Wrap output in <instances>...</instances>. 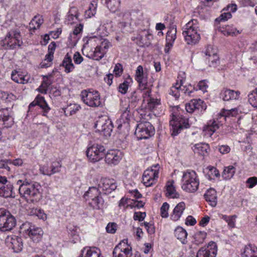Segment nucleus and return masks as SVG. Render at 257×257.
<instances>
[{"mask_svg": "<svg viewBox=\"0 0 257 257\" xmlns=\"http://www.w3.org/2000/svg\"><path fill=\"white\" fill-rule=\"evenodd\" d=\"M19 192L21 197L28 202H38L41 198L40 185L37 183L29 182L19 180L17 181Z\"/></svg>", "mask_w": 257, "mask_h": 257, "instance_id": "1", "label": "nucleus"}, {"mask_svg": "<svg viewBox=\"0 0 257 257\" xmlns=\"http://www.w3.org/2000/svg\"><path fill=\"white\" fill-rule=\"evenodd\" d=\"M182 34L186 43L189 45H195L200 40V28L198 21L192 19L182 28Z\"/></svg>", "mask_w": 257, "mask_h": 257, "instance_id": "2", "label": "nucleus"}, {"mask_svg": "<svg viewBox=\"0 0 257 257\" xmlns=\"http://www.w3.org/2000/svg\"><path fill=\"white\" fill-rule=\"evenodd\" d=\"M97 40V38L93 37L83 38L84 44L81 51L84 55L95 60H99L102 58V53L96 51Z\"/></svg>", "mask_w": 257, "mask_h": 257, "instance_id": "3", "label": "nucleus"}, {"mask_svg": "<svg viewBox=\"0 0 257 257\" xmlns=\"http://www.w3.org/2000/svg\"><path fill=\"white\" fill-rule=\"evenodd\" d=\"M83 197L88 205L93 209H99L103 205V200L100 193L95 187L90 188L84 195Z\"/></svg>", "mask_w": 257, "mask_h": 257, "instance_id": "4", "label": "nucleus"}, {"mask_svg": "<svg viewBox=\"0 0 257 257\" xmlns=\"http://www.w3.org/2000/svg\"><path fill=\"white\" fill-rule=\"evenodd\" d=\"M170 124L172 126L171 135L177 136L183 128L189 126L188 118L185 117L181 113H173Z\"/></svg>", "mask_w": 257, "mask_h": 257, "instance_id": "5", "label": "nucleus"}, {"mask_svg": "<svg viewBox=\"0 0 257 257\" xmlns=\"http://www.w3.org/2000/svg\"><path fill=\"white\" fill-rule=\"evenodd\" d=\"M182 187L184 190L193 193L198 190L199 183L195 172H185L182 177Z\"/></svg>", "mask_w": 257, "mask_h": 257, "instance_id": "6", "label": "nucleus"}, {"mask_svg": "<svg viewBox=\"0 0 257 257\" xmlns=\"http://www.w3.org/2000/svg\"><path fill=\"white\" fill-rule=\"evenodd\" d=\"M105 149L100 144H89L86 154L88 160L92 162H97L101 160L105 155Z\"/></svg>", "mask_w": 257, "mask_h": 257, "instance_id": "7", "label": "nucleus"}, {"mask_svg": "<svg viewBox=\"0 0 257 257\" xmlns=\"http://www.w3.org/2000/svg\"><path fill=\"white\" fill-rule=\"evenodd\" d=\"M96 131L105 137H109L112 131L111 121L106 115H101L97 118L94 125Z\"/></svg>", "mask_w": 257, "mask_h": 257, "instance_id": "8", "label": "nucleus"}, {"mask_svg": "<svg viewBox=\"0 0 257 257\" xmlns=\"http://www.w3.org/2000/svg\"><path fill=\"white\" fill-rule=\"evenodd\" d=\"M196 90L192 85L188 87L183 86L182 80L180 83L177 82L174 86H172L168 91L170 95L172 96L176 100H178L181 95V93H183L186 96H192Z\"/></svg>", "mask_w": 257, "mask_h": 257, "instance_id": "9", "label": "nucleus"}, {"mask_svg": "<svg viewBox=\"0 0 257 257\" xmlns=\"http://www.w3.org/2000/svg\"><path fill=\"white\" fill-rule=\"evenodd\" d=\"M16 219L7 210L0 209V230L8 231L11 230L15 226Z\"/></svg>", "mask_w": 257, "mask_h": 257, "instance_id": "10", "label": "nucleus"}, {"mask_svg": "<svg viewBox=\"0 0 257 257\" xmlns=\"http://www.w3.org/2000/svg\"><path fill=\"white\" fill-rule=\"evenodd\" d=\"M21 230L25 233L34 241L39 242L43 235V230L40 227H36L31 223L26 222L21 226Z\"/></svg>", "mask_w": 257, "mask_h": 257, "instance_id": "11", "label": "nucleus"}, {"mask_svg": "<svg viewBox=\"0 0 257 257\" xmlns=\"http://www.w3.org/2000/svg\"><path fill=\"white\" fill-rule=\"evenodd\" d=\"M22 43L20 31L18 28L9 31L4 40V44H7L11 49H15L16 47H20Z\"/></svg>", "mask_w": 257, "mask_h": 257, "instance_id": "12", "label": "nucleus"}, {"mask_svg": "<svg viewBox=\"0 0 257 257\" xmlns=\"http://www.w3.org/2000/svg\"><path fill=\"white\" fill-rule=\"evenodd\" d=\"M155 129L150 122H141L136 127L135 134L138 140L148 139L154 134Z\"/></svg>", "mask_w": 257, "mask_h": 257, "instance_id": "13", "label": "nucleus"}, {"mask_svg": "<svg viewBox=\"0 0 257 257\" xmlns=\"http://www.w3.org/2000/svg\"><path fill=\"white\" fill-rule=\"evenodd\" d=\"M81 100L88 106L96 107L100 105L99 95L97 91H81Z\"/></svg>", "mask_w": 257, "mask_h": 257, "instance_id": "14", "label": "nucleus"}, {"mask_svg": "<svg viewBox=\"0 0 257 257\" xmlns=\"http://www.w3.org/2000/svg\"><path fill=\"white\" fill-rule=\"evenodd\" d=\"M132 255V247L127 244V240L121 241L114 248L113 257H131Z\"/></svg>", "mask_w": 257, "mask_h": 257, "instance_id": "15", "label": "nucleus"}, {"mask_svg": "<svg viewBox=\"0 0 257 257\" xmlns=\"http://www.w3.org/2000/svg\"><path fill=\"white\" fill-rule=\"evenodd\" d=\"M216 252V243L210 241L206 247H203L198 251L196 257H215Z\"/></svg>", "mask_w": 257, "mask_h": 257, "instance_id": "16", "label": "nucleus"}, {"mask_svg": "<svg viewBox=\"0 0 257 257\" xmlns=\"http://www.w3.org/2000/svg\"><path fill=\"white\" fill-rule=\"evenodd\" d=\"M201 56L205 63L209 67H216L219 63L218 55L210 51L209 48L205 51L201 52Z\"/></svg>", "mask_w": 257, "mask_h": 257, "instance_id": "17", "label": "nucleus"}, {"mask_svg": "<svg viewBox=\"0 0 257 257\" xmlns=\"http://www.w3.org/2000/svg\"><path fill=\"white\" fill-rule=\"evenodd\" d=\"M158 169H148L146 170L143 174V181L147 187L151 186L158 178Z\"/></svg>", "mask_w": 257, "mask_h": 257, "instance_id": "18", "label": "nucleus"}, {"mask_svg": "<svg viewBox=\"0 0 257 257\" xmlns=\"http://www.w3.org/2000/svg\"><path fill=\"white\" fill-rule=\"evenodd\" d=\"M206 107V104L200 99L191 100L185 106L187 112H192L195 111L202 112L205 110Z\"/></svg>", "mask_w": 257, "mask_h": 257, "instance_id": "19", "label": "nucleus"}, {"mask_svg": "<svg viewBox=\"0 0 257 257\" xmlns=\"http://www.w3.org/2000/svg\"><path fill=\"white\" fill-rule=\"evenodd\" d=\"M6 243L9 247L12 248L15 252H20L23 248L21 238L17 236H8L6 239Z\"/></svg>", "mask_w": 257, "mask_h": 257, "instance_id": "20", "label": "nucleus"}, {"mask_svg": "<svg viewBox=\"0 0 257 257\" xmlns=\"http://www.w3.org/2000/svg\"><path fill=\"white\" fill-rule=\"evenodd\" d=\"M98 186L107 193L115 190L117 188V184L116 181L113 179L104 178L100 180Z\"/></svg>", "mask_w": 257, "mask_h": 257, "instance_id": "21", "label": "nucleus"}, {"mask_svg": "<svg viewBox=\"0 0 257 257\" xmlns=\"http://www.w3.org/2000/svg\"><path fill=\"white\" fill-rule=\"evenodd\" d=\"M33 107H36L35 110H38V108H41L44 112H47L50 109L47 103L44 100V98L43 96H38L36 99L30 104L28 112L29 111L34 110L32 109Z\"/></svg>", "mask_w": 257, "mask_h": 257, "instance_id": "22", "label": "nucleus"}, {"mask_svg": "<svg viewBox=\"0 0 257 257\" xmlns=\"http://www.w3.org/2000/svg\"><path fill=\"white\" fill-rule=\"evenodd\" d=\"M105 160L108 164H117L122 157V153L119 150H111L105 155Z\"/></svg>", "mask_w": 257, "mask_h": 257, "instance_id": "23", "label": "nucleus"}, {"mask_svg": "<svg viewBox=\"0 0 257 257\" xmlns=\"http://www.w3.org/2000/svg\"><path fill=\"white\" fill-rule=\"evenodd\" d=\"M136 80L139 83L140 87L143 89H146L147 84V79L145 76L142 66L139 65L136 71Z\"/></svg>", "mask_w": 257, "mask_h": 257, "instance_id": "24", "label": "nucleus"}, {"mask_svg": "<svg viewBox=\"0 0 257 257\" xmlns=\"http://www.w3.org/2000/svg\"><path fill=\"white\" fill-rule=\"evenodd\" d=\"M240 93L229 89H223L221 92V96L224 101L237 100L239 98Z\"/></svg>", "mask_w": 257, "mask_h": 257, "instance_id": "25", "label": "nucleus"}, {"mask_svg": "<svg viewBox=\"0 0 257 257\" xmlns=\"http://www.w3.org/2000/svg\"><path fill=\"white\" fill-rule=\"evenodd\" d=\"M176 28H172L170 29L166 35V44L165 51H168L170 48L173 46V43L176 39Z\"/></svg>", "mask_w": 257, "mask_h": 257, "instance_id": "26", "label": "nucleus"}, {"mask_svg": "<svg viewBox=\"0 0 257 257\" xmlns=\"http://www.w3.org/2000/svg\"><path fill=\"white\" fill-rule=\"evenodd\" d=\"M185 208L186 206L184 202H181L178 203L174 208L171 215V219L175 221L178 220L182 215Z\"/></svg>", "mask_w": 257, "mask_h": 257, "instance_id": "27", "label": "nucleus"}, {"mask_svg": "<svg viewBox=\"0 0 257 257\" xmlns=\"http://www.w3.org/2000/svg\"><path fill=\"white\" fill-rule=\"evenodd\" d=\"M11 78L14 81L21 84L27 83L31 80L29 75H23L16 71L12 72Z\"/></svg>", "mask_w": 257, "mask_h": 257, "instance_id": "28", "label": "nucleus"}, {"mask_svg": "<svg viewBox=\"0 0 257 257\" xmlns=\"http://www.w3.org/2000/svg\"><path fill=\"white\" fill-rule=\"evenodd\" d=\"M81 257H102L100 249L97 247H86L83 249Z\"/></svg>", "mask_w": 257, "mask_h": 257, "instance_id": "29", "label": "nucleus"}, {"mask_svg": "<svg viewBox=\"0 0 257 257\" xmlns=\"http://www.w3.org/2000/svg\"><path fill=\"white\" fill-rule=\"evenodd\" d=\"M205 198L210 205L214 207L217 204V195L216 191L213 188L208 190L204 195Z\"/></svg>", "mask_w": 257, "mask_h": 257, "instance_id": "30", "label": "nucleus"}, {"mask_svg": "<svg viewBox=\"0 0 257 257\" xmlns=\"http://www.w3.org/2000/svg\"><path fill=\"white\" fill-rule=\"evenodd\" d=\"M218 31L223 34L224 36H235L241 33L236 28L232 26H226L225 27H219Z\"/></svg>", "mask_w": 257, "mask_h": 257, "instance_id": "31", "label": "nucleus"}, {"mask_svg": "<svg viewBox=\"0 0 257 257\" xmlns=\"http://www.w3.org/2000/svg\"><path fill=\"white\" fill-rule=\"evenodd\" d=\"M61 166L59 162H54L52 164L49 169L48 168L45 169L44 167H41L40 168V171L44 175H51L55 173L59 172Z\"/></svg>", "mask_w": 257, "mask_h": 257, "instance_id": "32", "label": "nucleus"}, {"mask_svg": "<svg viewBox=\"0 0 257 257\" xmlns=\"http://www.w3.org/2000/svg\"><path fill=\"white\" fill-rule=\"evenodd\" d=\"M65 68V72L69 73L73 71L74 66L72 62L71 56L67 53L64 57L62 64L60 65Z\"/></svg>", "mask_w": 257, "mask_h": 257, "instance_id": "33", "label": "nucleus"}, {"mask_svg": "<svg viewBox=\"0 0 257 257\" xmlns=\"http://www.w3.org/2000/svg\"><path fill=\"white\" fill-rule=\"evenodd\" d=\"M98 39L97 43L99 42L100 43V44L99 46L96 45V51L97 52L100 51V52L102 53L103 57L107 49L111 46V44L110 42L106 39Z\"/></svg>", "mask_w": 257, "mask_h": 257, "instance_id": "34", "label": "nucleus"}, {"mask_svg": "<svg viewBox=\"0 0 257 257\" xmlns=\"http://www.w3.org/2000/svg\"><path fill=\"white\" fill-rule=\"evenodd\" d=\"M0 196L6 198L13 196V185L10 183L0 185Z\"/></svg>", "mask_w": 257, "mask_h": 257, "instance_id": "35", "label": "nucleus"}, {"mask_svg": "<svg viewBox=\"0 0 257 257\" xmlns=\"http://www.w3.org/2000/svg\"><path fill=\"white\" fill-rule=\"evenodd\" d=\"M218 127L215 121L214 120L212 122L210 121L208 124L205 125L203 128V132L204 133V136H208L211 137L213 134L215 132L216 129Z\"/></svg>", "mask_w": 257, "mask_h": 257, "instance_id": "36", "label": "nucleus"}, {"mask_svg": "<svg viewBox=\"0 0 257 257\" xmlns=\"http://www.w3.org/2000/svg\"><path fill=\"white\" fill-rule=\"evenodd\" d=\"M174 181H168L166 184V195L168 197L175 198L179 197V194L176 192L173 185Z\"/></svg>", "mask_w": 257, "mask_h": 257, "instance_id": "37", "label": "nucleus"}, {"mask_svg": "<svg viewBox=\"0 0 257 257\" xmlns=\"http://www.w3.org/2000/svg\"><path fill=\"white\" fill-rule=\"evenodd\" d=\"M175 235L183 244L187 242V233L186 231L181 227H178L175 230Z\"/></svg>", "mask_w": 257, "mask_h": 257, "instance_id": "38", "label": "nucleus"}, {"mask_svg": "<svg viewBox=\"0 0 257 257\" xmlns=\"http://www.w3.org/2000/svg\"><path fill=\"white\" fill-rule=\"evenodd\" d=\"M209 148L208 145L206 144H196L194 146V151L195 153L204 156L207 154Z\"/></svg>", "mask_w": 257, "mask_h": 257, "instance_id": "39", "label": "nucleus"}, {"mask_svg": "<svg viewBox=\"0 0 257 257\" xmlns=\"http://www.w3.org/2000/svg\"><path fill=\"white\" fill-rule=\"evenodd\" d=\"M107 8L112 12H116L120 6V0H105Z\"/></svg>", "mask_w": 257, "mask_h": 257, "instance_id": "40", "label": "nucleus"}, {"mask_svg": "<svg viewBox=\"0 0 257 257\" xmlns=\"http://www.w3.org/2000/svg\"><path fill=\"white\" fill-rule=\"evenodd\" d=\"M43 22V20L42 18V16H35L30 23L29 27L31 29L36 30L40 28Z\"/></svg>", "mask_w": 257, "mask_h": 257, "instance_id": "41", "label": "nucleus"}, {"mask_svg": "<svg viewBox=\"0 0 257 257\" xmlns=\"http://www.w3.org/2000/svg\"><path fill=\"white\" fill-rule=\"evenodd\" d=\"M132 82V79L130 76L121 83H120L118 87V91L122 94H124L127 92L129 84Z\"/></svg>", "mask_w": 257, "mask_h": 257, "instance_id": "42", "label": "nucleus"}, {"mask_svg": "<svg viewBox=\"0 0 257 257\" xmlns=\"http://www.w3.org/2000/svg\"><path fill=\"white\" fill-rule=\"evenodd\" d=\"M51 83V81L49 80L48 76H44L41 85L37 90L42 93L46 94L47 93L48 88Z\"/></svg>", "mask_w": 257, "mask_h": 257, "instance_id": "43", "label": "nucleus"}, {"mask_svg": "<svg viewBox=\"0 0 257 257\" xmlns=\"http://www.w3.org/2000/svg\"><path fill=\"white\" fill-rule=\"evenodd\" d=\"M235 172V168L232 166H229L226 167L224 169V171L222 173V177L225 179H229L231 178Z\"/></svg>", "mask_w": 257, "mask_h": 257, "instance_id": "44", "label": "nucleus"}, {"mask_svg": "<svg viewBox=\"0 0 257 257\" xmlns=\"http://www.w3.org/2000/svg\"><path fill=\"white\" fill-rule=\"evenodd\" d=\"M241 255L242 257H256L254 247L250 245L245 246Z\"/></svg>", "mask_w": 257, "mask_h": 257, "instance_id": "45", "label": "nucleus"}, {"mask_svg": "<svg viewBox=\"0 0 257 257\" xmlns=\"http://www.w3.org/2000/svg\"><path fill=\"white\" fill-rule=\"evenodd\" d=\"M29 214L31 215L37 216L39 218L45 220L47 218L46 214L44 213V211L41 209L32 208L30 210Z\"/></svg>", "mask_w": 257, "mask_h": 257, "instance_id": "46", "label": "nucleus"}, {"mask_svg": "<svg viewBox=\"0 0 257 257\" xmlns=\"http://www.w3.org/2000/svg\"><path fill=\"white\" fill-rule=\"evenodd\" d=\"M55 42H51L48 46V53L46 55V60L52 62L53 59V54L56 49Z\"/></svg>", "mask_w": 257, "mask_h": 257, "instance_id": "47", "label": "nucleus"}, {"mask_svg": "<svg viewBox=\"0 0 257 257\" xmlns=\"http://www.w3.org/2000/svg\"><path fill=\"white\" fill-rule=\"evenodd\" d=\"M132 201H134L133 200H131V199L122 198L119 201L118 207L120 209H122L123 210H125V209L129 206L132 208Z\"/></svg>", "mask_w": 257, "mask_h": 257, "instance_id": "48", "label": "nucleus"}, {"mask_svg": "<svg viewBox=\"0 0 257 257\" xmlns=\"http://www.w3.org/2000/svg\"><path fill=\"white\" fill-rule=\"evenodd\" d=\"M0 121L4 122V124L7 127L11 126L13 123V118L10 116L8 113H4L0 115Z\"/></svg>", "mask_w": 257, "mask_h": 257, "instance_id": "49", "label": "nucleus"}, {"mask_svg": "<svg viewBox=\"0 0 257 257\" xmlns=\"http://www.w3.org/2000/svg\"><path fill=\"white\" fill-rule=\"evenodd\" d=\"M222 218L227 223L228 225L230 228H232L235 227L236 218V215H223Z\"/></svg>", "mask_w": 257, "mask_h": 257, "instance_id": "50", "label": "nucleus"}, {"mask_svg": "<svg viewBox=\"0 0 257 257\" xmlns=\"http://www.w3.org/2000/svg\"><path fill=\"white\" fill-rule=\"evenodd\" d=\"M248 101L254 107H257V88L248 94Z\"/></svg>", "mask_w": 257, "mask_h": 257, "instance_id": "51", "label": "nucleus"}, {"mask_svg": "<svg viewBox=\"0 0 257 257\" xmlns=\"http://www.w3.org/2000/svg\"><path fill=\"white\" fill-rule=\"evenodd\" d=\"M206 237V233L203 231H199L195 234L194 239L196 244L202 243Z\"/></svg>", "mask_w": 257, "mask_h": 257, "instance_id": "52", "label": "nucleus"}, {"mask_svg": "<svg viewBox=\"0 0 257 257\" xmlns=\"http://www.w3.org/2000/svg\"><path fill=\"white\" fill-rule=\"evenodd\" d=\"M169 205L167 202L163 204L160 209L161 215L163 218H167L168 217V210L169 209Z\"/></svg>", "mask_w": 257, "mask_h": 257, "instance_id": "53", "label": "nucleus"}, {"mask_svg": "<svg viewBox=\"0 0 257 257\" xmlns=\"http://www.w3.org/2000/svg\"><path fill=\"white\" fill-rule=\"evenodd\" d=\"M232 17V15L230 12L223 13L220 15V16L216 19V22H222L226 21L228 19H230Z\"/></svg>", "mask_w": 257, "mask_h": 257, "instance_id": "54", "label": "nucleus"}, {"mask_svg": "<svg viewBox=\"0 0 257 257\" xmlns=\"http://www.w3.org/2000/svg\"><path fill=\"white\" fill-rule=\"evenodd\" d=\"M91 5L93 7V9H92L90 7H89L88 10H86L85 12L84 17L86 19L91 18L95 14V8L93 6V5Z\"/></svg>", "mask_w": 257, "mask_h": 257, "instance_id": "55", "label": "nucleus"}, {"mask_svg": "<svg viewBox=\"0 0 257 257\" xmlns=\"http://www.w3.org/2000/svg\"><path fill=\"white\" fill-rule=\"evenodd\" d=\"M225 111L230 112H232L233 111H235L236 112H242V109L240 106H238L237 107H228L227 105H226L225 107L222 109L221 112H225Z\"/></svg>", "mask_w": 257, "mask_h": 257, "instance_id": "56", "label": "nucleus"}, {"mask_svg": "<svg viewBox=\"0 0 257 257\" xmlns=\"http://www.w3.org/2000/svg\"><path fill=\"white\" fill-rule=\"evenodd\" d=\"M153 116L155 117L156 115L151 113H140V118L141 122H149L148 121L150 120Z\"/></svg>", "mask_w": 257, "mask_h": 257, "instance_id": "57", "label": "nucleus"}, {"mask_svg": "<svg viewBox=\"0 0 257 257\" xmlns=\"http://www.w3.org/2000/svg\"><path fill=\"white\" fill-rule=\"evenodd\" d=\"M123 72L122 66L120 63H117L115 64L113 69V73L115 76H120Z\"/></svg>", "mask_w": 257, "mask_h": 257, "instance_id": "58", "label": "nucleus"}, {"mask_svg": "<svg viewBox=\"0 0 257 257\" xmlns=\"http://www.w3.org/2000/svg\"><path fill=\"white\" fill-rule=\"evenodd\" d=\"M246 184L248 188H252L257 184V178L252 177L248 178L246 181Z\"/></svg>", "mask_w": 257, "mask_h": 257, "instance_id": "59", "label": "nucleus"}, {"mask_svg": "<svg viewBox=\"0 0 257 257\" xmlns=\"http://www.w3.org/2000/svg\"><path fill=\"white\" fill-rule=\"evenodd\" d=\"M117 225L115 223H109L106 227V231L108 233H114L116 230Z\"/></svg>", "mask_w": 257, "mask_h": 257, "instance_id": "60", "label": "nucleus"}, {"mask_svg": "<svg viewBox=\"0 0 257 257\" xmlns=\"http://www.w3.org/2000/svg\"><path fill=\"white\" fill-rule=\"evenodd\" d=\"M4 28L8 29L9 31L16 28L14 23L11 21H7L2 26Z\"/></svg>", "mask_w": 257, "mask_h": 257, "instance_id": "61", "label": "nucleus"}, {"mask_svg": "<svg viewBox=\"0 0 257 257\" xmlns=\"http://www.w3.org/2000/svg\"><path fill=\"white\" fill-rule=\"evenodd\" d=\"M198 87L199 90H201L203 92L207 91L208 85L205 80H201L198 84Z\"/></svg>", "mask_w": 257, "mask_h": 257, "instance_id": "62", "label": "nucleus"}, {"mask_svg": "<svg viewBox=\"0 0 257 257\" xmlns=\"http://www.w3.org/2000/svg\"><path fill=\"white\" fill-rule=\"evenodd\" d=\"M146 216L145 212H136L134 216V218L135 220H138L139 221L143 220Z\"/></svg>", "mask_w": 257, "mask_h": 257, "instance_id": "63", "label": "nucleus"}, {"mask_svg": "<svg viewBox=\"0 0 257 257\" xmlns=\"http://www.w3.org/2000/svg\"><path fill=\"white\" fill-rule=\"evenodd\" d=\"M219 150L222 154H226L230 152V149L228 146L222 145L219 147Z\"/></svg>", "mask_w": 257, "mask_h": 257, "instance_id": "64", "label": "nucleus"}]
</instances>
